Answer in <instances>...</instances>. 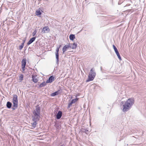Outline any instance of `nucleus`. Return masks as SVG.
Returning <instances> with one entry per match:
<instances>
[{
    "mask_svg": "<svg viewBox=\"0 0 146 146\" xmlns=\"http://www.w3.org/2000/svg\"><path fill=\"white\" fill-rule=\"evenodd\" d=\"M134 103V100L133 98H131L129 99L124 104L122 101L121 103V107H123L122 110L123 111H127L129 110Z\"/></svg>",
    "mask_w": 146,
    "mask_h": 146,
    "instance_id": "obj_1",
    "label": "nucleus"
},
{
    "mask_svg": "<svg viewBox=\"0 0 146 146\" xmlns=\"http://www.w3.org/2000/svg\"><path fill=\"white\" fill-rule=\"evenodd\" d=\"M22 63V68L23 71L25 70V68L26 64V59L25 58L23 59L21 61Z\"/></svg>",
    "mask_w": 146,
    "mask_h": 146,
    "instance_id": "obj_2",
    "label": "nucleus"
},
{
    "mask_svg": "<svg viewBox=\"0 0 146 146\" xmlns=\"http://www.w3.org/2000/svg\"><path fill=\"white\" fill-rule=\"evenodd\" d=\"M33 114L34 116L33 117V120L36 121H39L40 117V115L37 114L36 113H35V114Z\"/></svg>",
    "mask_w": 146,
    "mask_h": 146,
    "instance_id": "obj_3",
    "label": "nucleus"
},
{
    "mask_svg": "<svg viewBox=\"0 0 146 146\" xmlns=\"http://www.w3.org/2000/svg\"><path fill=\"white\" fill-rule=\"evenodd\" d=\"M50 29L48 26L44 27L42 29V32L44 33H47L49 32Z\"/></svg>",
    "mask_w": 146,
    "mask_h": 146,
    "instance_id": "obj_4",
    "label": "nucleus"
},
{
    "mask_svg": "<svg viewBox=\"0 0 146 146\" xmlns=\"http://www.w3.org/2000/svg\"><path fill=\"white\" fill-rule=\"evenodd\" d=\"M78 100V98H77L72 100L71 102L68 104V108H70V106L72 105V104L75 103V102L77 101Z\"/></svg>",
    "mask_w": 146,
    "mask_h": 146,
    "instance_id": "obj_5",
    "label": "nucleus"
},
{
    "mask_svg": "<svg viewBox=\"0 0 146 146\" xmlns=\"http://www.w3.org/2000/svg\"><path fill=\"white\" fill-rule=\"evenodd\" d=\"M54 77L53 76H51L46 81V83H50L54 80Z\"/></svg>",
    "mask_w": 146,
    "mask_h": 146,
    "instance_id": "obj_6",
    "label": "nucleus"
},
{
    "mask_svg": "<svg viewBox=\"0 0 146 146\" xmlns=\"http://www.w3.org/2000/svg\"><path fill=\"white\" fill-rule=\"evenodd\" d=\"M40 107H38V106H37L36 107V110L34 111L33 112V114H35V113H36L37 114L40 115Z\"/></svg>",
    "mask_w": 146,
    "mask_h": 146,
    "instance_id": "obj_7",
    "label": "nucleus"
},
{
    "mask_svg": "<svg viewBox=\"0 0 146 146\" xmlns=\"http://www.w3.org/2000/svg\"><path fill=\"white\" fill-rule=\"evenodd\" d=\"M69 48H71V46L70 44L66 45L64 46L62 48L63 53L64 54L67 49Z\"/></svg>",
    "mask_w": 146,
    "mask_h": 146,
    "instance_id": "obj_8",
    "label": "nucleus"
},
{
    "mask_svg": "<svg viewBox=\"0 0 146 146\" xmlns=\"http://www.w3.org/2000/svg\"><path fill=\"white\" fill-rule=\"evenodd\" d=\"M62 115V112L61 111H59L56 114V118L57 119H60Z\"/></svg>",
    "mask_w": 146,
    "mask_h": 146,
    "instance_id": "obj_9",
    "label": "nucleus"
},
{
    "mask_svg": "<svg viewBox=\"0 0 146 146\" xmlns=\"http://www.w3.org/2000/svg\"><path fill=\"white\" fill-rule=\"evenodd\" d=\"M61 90H58L57 91L52 93L51 95L52 96H55L57 95L58 94H61Z\"/></svg>",
    "mask_w": 146,
    "mask_h": 146,
    "instance_id": "obj_10",
    "label": "nucleus"
},
{
    "mask_svg": "<svg viewBox=\"0 0 146 146\" xmlns=\"http://www.w3.org/2000/svg\"><path fill=\"white\" fill-rule=\"evenodd\" d=\"M36 38V37H33L30 39L27 43V45H29L33 42L35 40Z\"/></svg>",
    "mask_w": 146,
    "mask_h": 146,
    "instance_id": "obj_11",
    "label": "nucleus"
},
{
    "mask_svg": "<svg viewBox=\"0 0 146 146\" xmlns=\"http://www.w3.org/2000/svg\"><path fill=\"white\" fill-rule=\"evenodd\" d=\"M18 102H13V105L12 107V109L13 110H15L18 107Z\"/></svg>",
    "mask_w": 146,
    "mask_h": 146,
    "instance_id": "obj_12",
    "label": "nucleus"
},
{
    "mask_svg": "<svg viewBox=\"0 0 146 146\" xmlns=\"http://www.w3.org/2000/svg\"><path fill=\"white\" fill-rule=\"evenodd\" d=\"M94 77V76L92 75L89 74L88 76V79L86 80V82H88L90 81H92Z\"/></svg>",
    "mask_w": 146,
    "mask_h": 146,
    "instance_id": "obj_13",
    "label": "nucleus"
},
{
    "mask_svg": "<svg viewBox=\"0 0 146 146\" xmlns=\"http://www.w3.org/2000/svg\"><path fill=\"white\" fill-rule=\"evenodd\" d=\"M13 102H18L17 96V95L15 94L13 95Z\"/></svg>",
    "mask_w": 146,
    "mask_h": 146,
    "instance_id": "obj_14",
    "label": "nucleus"
},
{
    "mask_svg": "<svg viewBox=\"0 0 146 146\" xmlns=\"http://www.w3.org/2000/svg\"><path fill=\"white\" fill-rule=\"evenodd\" d=\"M89 74L92 75V76L95 77L96 75V73L94 72V70L93 68H92L90 71V72L89 73Z\"/></svg>",
    "mask_w": 146,
    "mask_h": 146,
    "instance_id": "obj_15",
    "label": "nucleus"
},
{
    "mask_svg": "<svg viewBox=\"0 0 146 146\" xmlns=\"http://www.w3.org/2000/svg\"><path fill=\"white\" fill-rule=\"evenodd\" d=\"M70 46L72 49H75L77 47V44L76 43L74 42L73 44H71Z\"/></svg>",
    "mask_w": 146,
    "mask_h": 146,
    "instance_id": "obj_16",
    "label": "nucleus"
},
{
    "mask_svg": "<svg viewBox=\"0 0 146 146\" xmlns=\"http://www.w3.org/2000/svg\"><path fill=\"white\" fill-rule=\"evenodd\" d=\"M12 105V103L9 102H7V104H6V106L8 108H11V106Z\"/></svg>",
    "mask_w": 146,
    "mask_h": 146,
    "instance_id": "obj_17",
    "label": "nucleus"
},
{
    "mask_svg": "<svg viewBox=\"0 0 146 146\" xmlns=\"http://www.w3.org/2000/svg\"><path fill=\"white\" fill-rule=\"evenodd\" d=\"M32 78L33 81L35 83L37 82L38 81V80L36 78V77L34 75H32Z\"/></svg>",
    "mask_w": 146,
    "mask_h": 146,
    "instance_id": "obj_18",
    "label": "nucleus"
},
{
    "mask_svg": "<svg viewBox=\"0 0 146 146\" xmlns=\"http://www.w3.org/2000/svg\"><path fill=\"white\" fill-rule=\"evenodd\" d=\"M46 82H44L39 85V87L40 88L44 87L46 85Z\"/></svg>",
    "mask_w": 146,
    "mask_h": 146,
    "instance_id": "obj_19",
    "label": "nucleus"
},
{
    "mask_svg": "<svg viewBox=\"0 0 146 146\" xmlns=\"http://www.w3.org/2000/svg\"><path fill=\"white\" fill-rule=\"evenodd\" d=\"M56 63L58 64L59 61V54H56Z\"/></svg>",
    "mask_w": 146,
    "mask_h": 146,
    "instance_id": "obj_20",
    "label": "nucleus"
},
{
    "mask_svg": "<svg viewBox=\"0 0 146 146\" xmlns=\"http://www.w3.org/2000/svg\"><path fill=\"white\" fill-rule=\"evenodd\" d=\"M75 38V35L73 34H71L69 36L70 39L72 40H73Z\"/></svg>",
    "mask_w": 146,
    "mask_h": 146,
    "instance_id": "obj_21",
    "label": "nucleus"
},
{
    "mask_svg": "<svg viewBox=\"0 0 146 146\" xmlns=\"http://www.w3.org/2000/svg\"><path fill=\"white\" fill-rule=\"evenodd\" d=\"M35 13L37 16H39L41 15V13L40 10H36V11Z\"/></svg>",
    "mask_w": 146,
    "mask_h": 146,
    "instance_id": "obj_22",
    "label": "nucleus"
},
{
    "mask_svg": "<svg viewBox=\"0 0 146 146\" xmlns=\"http://www.w3.org/2000/svg\"><path fill=\"white\" fill-rule=\"evenodd\" d=\"M34 122L31 123L32 125V126L34 128H35L36 126V125L37 124L36 123V121H33Z\"/></svg>",
    "mask_w": 146,
    "mask_h": 146,
    "instance_id": "obj_23",
    "label": "nucleus"
},
{
    "mask_svg": "<svg viewBox=\"0 0 146 146\" xmlns=\"http://www.w3.org/2000/svg\"><path fill=\"white\" fill-rule=\"evenodd\" d=\"M25 40H23V42L21 44L20 46H19V48L20 50H21L22 48H23V46H24V44L25 43Z\"/></svg>",
    "mask_w": 146,
    "mask_h": 146,
    "instance_id": "obj_24",
    "label": "nucleus"
},
{
    "mask_svg": "<svg viewBox=\"0 0 146 146\" xmlns=\"http://www.w3.org/2000/svg\"><path fill=\"white\" fill-rule=\"evenodd\" d=\"M116 54H117L118 58L119 59V60H121V57L120 56V55L119 54V52L118 51L116 52H115Z\"/></svg>",
    "mask_w": 146,
    "mask_h": 146,
    "instance_id": "obj_25",
    "label": "nucleus"
},
{
    "mask_svg": "<svg viewBox=\"0 0 146 146\" xmlns=\"http://www.w3.org/2000/svg\"><path fill=\"white\" fill-rule=\"evenodd\" d=\"M113 46L115 52H118V50L116 46L114 45H113Z\"/></svg>",
    "mask_w": 146,
    "mask_h": 146,
    "instance_id": "obj_26",
    "label": "nucleus"
},
{
    "mask_svg": "<svg viewBox=\"0 0 146 146\" xmlns=\"http://www.w3.org/2000/svg\"><path fill=\"white\" fill-rule=\"evenodd\" d=\"M23 75L22 74H21L19 76V79L21 80H22L23 79Z\"/></svg>",
    "mask_w": 146,
    "mask_h": 146,
    "instance_id": "obj_27",
    "label": "nucleus"
},
{
    "mask_svg": "<svg viewBox=\"0 0 146 146\" xmlns=\"http://www.w3.org/2000/svg\"><path fill=\"white\" fill-rule=\"evenodd\" d=\"M82 132L85 133L86 134H87L88 131V130L85 129H82Z\"/></svg>",
    "mask_w": 146,
    "mask_h": 146,
    "instance_id": "obj_28",
    "label": "nucleus"
},
{
    "mask_svg": "<svg viewBox=\"0 0 146 146\" xmlns=\"http://www.w3.org/2000/svg\"><path fill=\"white\" fill-rule=\"evenodd\" d=\"M124 0H119L118 2V4L119 5H120L124 1Z\"/></svg>",
    "mask_w": 146,
    "mask_h": 146,
    "instance_id": "obj_29",
    "label": "nucleus"
},
{
    "mask_svg": "<svg viewBox=\"0 0 146 146\" xmlns=\"http://www.w3.org/2000/svg\"><path fill=\"white\" fill-rule=\"evenodd\" d=\"M36 30H35L34 31H33V36H35L36 34Z\"/></svg>",
    "mask_w": 146,
    "mask_h": 146,
    "instance_id": "obj_30",
    "label": "nucleus"
},
{
    "mask_svg": "<svg viewBox=\"0 0 146 146\" xmlns=\"http://www.w3.org/2000/svg\"><path fill=\"white\" fill-rule=\"evenodd\" d=\"M59 49L58 48H57L56 50V54H58V52L59 51Z\"/></svg>",
    "mask_w": 146,
    "mask_h": 146,
    "instance_id": "obj_31",
    "label": "nucleus"
},
{
    "mask_svg": "<svg viewBox=\"0 0 146 146\" xmlns=\"http://www.w3.org/2000/svg\"><path fill=\"white\" fill-rule=\"evenodd\" d=\"M61 45H60L57 48H58L59 49L61 47Z\"/></svg>",
    "mask_w": 146,
    "mask_h": 146,
    "instance_id": "obj_32",
    "label": "nucleus"
},
{
    "mask_svg": "<svg viewBox=\"0 0 146 146\" xmlns=\"http://www.w3.org/2000/svg\"><path fill=\"white\" fill-rule=\"evenodd\" d=\"M130 5L129 4H127L126 5V6H129Z\"/></svg>",
    "mask_w": 146,
    "mask_h": 146,
    "instance_id": "obj_33",
    "label": "nucleus"
},
{
    "mask_svg": "<svg viewBox=\"0 0 146 146\" xmlns=\"http://www.w3.org/2000/svg\"><path fill=\"white\" fill-rule=\"evenodd\" d=\"M60 146H65V145L64 144H62V145H61Z\"/></svg>",
    "mask_w": 146,
    "mask_h": 146,
    "instance_id": "obj_34",
    "label": "nucleus"
},
{
    "mask_svg": "<svg viewBox=\"0 0 146 146\" xmlns=\"http://www.w3.org/2000/svg\"><path fill=\"white\" fill-rule=\"evenodd\" d=\"M100 68H101V70H102V67H101Z\"/></svg>",
    "mask_w": 146,
    "mask_h": 146,
    "instance_id": "obj_35",
    "label": "nucleus"
},
{
    "mask_svg": "<svg viewBox=\"0 0 146 146\" xmlns=\"http://www.w3.org/2000/svg\"><path fill=\"white\" fill-rule=\"evenodd\" d=\"M7 1H8V2H10V1H9V0H7Z\"/></svg>",
    "mask_w": 146,
    "mask_h": 146,
    "instance_id": "obj_36",
    "label": "nucleus"
},
{
    "mask_svg": "<svg viewBox=\"0 0 146 146\" xmlns=\"http://www.w3.org/2000/svg\"><path fill=\"white\" fill-rule=\"evenodd\" d=\"M38 9H40V8H39Z\"/></svg>",
    "mask_w": 146,
    "mask_h": 146,
    "instance_id": "obj_37",
    "label": "nucleus"
},
{
    "mask_svg": "<svg viewBox=\"0 0 146 146\" xmlns=\"http://www.w3.org/2000/svg\"><path fill=\"white\" fill-rule=\"evenodd\" d=\"M86 0H85V1H86Z\"/></svg>",
    "mask_w": 146,
    "mask_h": 146,
    "instance_id": "obj_38",
    "label": "nucleus"
}]
</instances>
